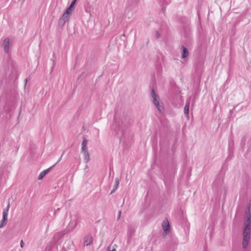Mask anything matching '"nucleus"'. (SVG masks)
Listing matches in <instances>:
<instances>
[{"mask_svg":"<svg viewBox=\"0 0 251 251\" xmlns=\"http://www.w3.org/2000/svg\"><path fill=\"white\" fill-rule=\"evenodd\" d=\"M245 213L247 218L244 222L242 242V246L244 249H246L248 247L251 238V213L250 204L247 207Z\"/></svg>","mask_w":251,"mask_h":251,"instance_id":"f257e3e1","label":"nucleus"},{"mask_svg":"<svg viewBox=\"0 0 251 251\" xmlns=\"http://www.w3.org/2000/svg\"><path fill=\"white\" fill-rule=\"evenodd\" d=\"M213 190L217 192L218 194H221L223 191H224L225 193H226L227 191V187L224 183V178L222 176H218L214 181Z\"/></svg>","mask_w":251,"mask_h":251,"instance_id":"f03ea898","label":"nucleus"},{"mask_svg":"<svg viewBox=\"0 0 251 251\" xmlns=\"http://www.w3.org/2000/svg\"><path fill=\"white\" fill-rule=\"evenodd\" d=\"M151 96L152 99V102L155 107L161 113H163L164 112V107L162 105V103H161V105L160 104L159 101V98L158 96L156 94L153 87L151 88Z\"/></svg>","mask_w":251,"mask_h":251,"instance_id":"7ed1b4c3","label":"nucleus"},{"mask_svg":"<svg viewBox=\"0 0 251 251\" xmlns=\"http://www.w3.org/2000/svg\"><path fill=\"white\" fill-rule=\"evenodd\" d=\"M71 221L67 226V229L68 231H72L73 230L77 225L79 222L78 215L76 214L72 215H70Z\"/></svg>","mask_w":251,"mask_h":251,"instance_id":"20e7f679","label":"nucleus"},{"mask_svg":"<svg viewBox=\"0 0 251 251\" xmlns=\"http://www.w3.org/2000/svg\"><path fill=\"white\" fill-rule=\"evenodd\" d=\"M9 207L10 203L9 202L7 206L3 210L2 219L0 222V228L3 227L6 224Z\"/></svg>","mask_w":251,"mask_h":251,"instance_id":"39448f33","label":"nucleus"},{"mask_svg":"<svg viewBox=\"0 0 251 251\" xmlns=\"http://www.w3.org/2000/svg\"><path fill=\"white\" fill-rule=\"evenodd\" d=\"M162 226L164 230L163 236L165 237L169 233L170 229V224L167 219L163 222L162 224Z\"/></svg>","mask_w":251,"mask_h":251,"instance_id":"423d86ee","label":"nucleus"},{"mask_svg":"<svg viewBox=\"0 0 251 251\" xmlns=\"http://www.w3.org/2000/svg\"><path fill=\"white\" fill-rule=\"evenodd\" d=\"M61 159V157L60 158V159L57 161V162L55 164H54V165H53L52 166H51V167L49 168L48 169H46V170H44L43 171H42V172H41L38 176V179L39 180L42 179L52 168H53L54 167L55 165L56 164H57L60 161Z\"/></svg>","mask_w":251,"mask_h":251,"instance_id":"0eeeda50","label":"nucleus"},{"mask_svg":"<svg viewBox=\"0 0 251 251\" xmlns=\"http://www.w3.org/2000/svg\"><path fill=\"white\" fill-rule=\"evenodd\" d=\"M93 242V238L90 234L87 235L84 238V246H88L91 245Z\"/></svg>","mask_w":251,"mask_h":251,"instance_id":"6e6552de","label":"nucleus"},{"mask_svg":"<svg viewBox=\"0 0 251 251\" xmlns=\"http://www.w3.org/2000/svg\"><path fill=\"white\" fill-rule=\"evenodd\" d=\"M181 50L182 51L181 58L184 60L188 56L189 51L187 48L184 46H181Z\"/></svg>","mask_w":251,"mask_h":251,"instance_id":"1a4fd4ad","label":"nucleus"},{"mask_svg":"<svg viewBox=\"0 0 251 251\" xmlns=\"http://www.w3.org/2000/svg\"><path fill=\"white\" fill-rule=\"evenodd\" d=\"M3 46L4 48V51L6 53H8L9 49V39L6 38L3 40Z\"/></svg>","mask_w":251,"mask_h":251,"instance_id":"9d476101","label":"nucleus"},{"mask_svg":"<svg viewBox=\"0 0 251 251\" xmlns=\"http://www.w3.org/2000/svg\"><path fill=\"white\" fill-rule=\"evenodd\" d=\"M189 105H190V100H187L184 108V113L187 116H188L189 115Z\"/></svg>","mask_w":251,"mask_h":251,"instance_id":"9b49d317","label":"nucleus"},{"mask_svg":"<svg viewBox=\"0 0 251 251\" xmlns=\"http://www.w3.org/2000/svg\"><path fill=\"white\" fill-rule=\"evenodd\" d=\"M84 156V161L85 163H87L90 160V155L88 151L82 152Z\"/></svg>","mask_w":251,"mask_h":251,"instance_id":"f8f14e48","label":"nucleus"},{"mask_svg":"<svg viewBox=\"0 0 251 251\" xmlns=\"http://www.w3.org/2000/svg\"><path fill=\"white\" fill-rule=\"evenodd\" d=\"M135 6L134 4H133L132 1H128L127 2V6L126 8V10H131Z\"/></svg>","mask_w":251,"mask_h":251,"instance_id":"ddd939ff","label":"nucleus"},{"mask_svg":"<svg viewBox=\"0 0 251 251\" xmlns=\"http://www.w3.org/2000/svg\"><path fill=\"white\" fill-rule=\"evenodd\" d=\"M135 232V229L131 226H128V233L129 236H131Z\"/></svg>","mask_w":251,"mask_h":251,"instance_id":"4468645a","label":"nucleus"},{"mask_svg":"<svg viewBox=\"0 0 251 251\" xmlns=\"http://www.w3.org/2000/svg\"><path fill=\"white\" fill-rule=\"evenodd\" d=\"M202 66V64L201 62L197 63L196 65V71L198 73L200 72L201 70Z\"/></svg>","mask_w":251,"mask_h":251,"instance_id":"2eb2a0df","label":"nucleus"},{"mask_svg":"<svg viewBox=\"0 0 251 251\" xmlns=\"http://www.w3.org/2000/svg\"><path fill=\"white\" fill-rule=\"evenodd\" d=\"M74 9V7L70 5L66 10V14H70L71 11Z\"/></svg>","mask_w":251,"mask_h":251,"instance_id":"dca6fc26","label":"nucleus"},{"mask_svg":"<svg viewBox=\"0 0 251 251\" xmlns=\"http://www.w3.org/2000/svg\"><path fill=\"white\" fill-rule=\"evenodd\" d=\"M66 22V21H65L64 19L60 18L59 20L58 24L60 26H63L65 25Z\"/></svg>","mask_w":251,"mask_h":251,"instance_id":"f3484780","label":"nucleus"},{"mask_svg":"<svg viewBox=\"0 0 251 251\" xmlns=\"http://www.w3.org/2000/svg\"><path fill=\"white\" fill-rule=\"evenodd\" d=\"M119 184V179L118 178H116L115 180V185L114 188L117 189Z\"/></svg>","mask_w":251,"mask_h":251,"instance_id":"a211bd4d","label":"nucleus"},{"mask_svg":"<svg viewBox=\"0 0 251 251\" xmlns=\"http://www.w3.org/2000/svg\"><path fill=\"white\" fill-rule=\"evenodd\" d=\"M69 14H66V12H65L61 18L67 21L69 19Z\"/></svg>","mask_w":251,"mask_h":251,"instance_id":"6ab92c4d","label":"nucleus"},{"mask_svg":"<svg viewBox=\"0 0 251 251\" xmlns=\"http://www.w3.org/2000/svg\"><path fill=\"white\" fill-rule=\"evenodd\" d=\"M87 140L86 138H84L83 141H82V144H81V146L82 147H85V146H87Z\"/></svg>","mask_w":251,"mask_h":251,"instance_id":"aec40b11","label":"nucleus"},{"mask_svg":"<svg viewBox=\"0 0 251 251\" xmlns=\"http://www.w3.org/2000/svg\"><path fill=\"white\" fill-rule=\"evenodd\" d=\"M161 36V34L159 31L156 30L155 32V38L156 39H158Z\"/></svg>","mask_w":251,"mask_h":251,"instance_id":"412c9836","label":"nucleus"},{"mask_svg":"<svg viewBox=\"0 0 251 251\" xmlns=\"http://www.w3.org/2000/svg\"><path fill=\"white\" fill-rule=\"evenodd\" d=\"M81 151H82V152H85V151H88L87 146H85V147H84V148H83V147H82Z\"/></svg>","mask_w":251,"mask_h":251,"instance_id":"4be33fe9","label":"nucleus"},{"mask_svg":"<svg viewBox=\"0 0 251 251\" xmlns=\"http://www.w3.org/2000/svg\"><path fill=\"white\" fill-rule=\"evenodd\" d=\"M76 0H73V1H72V2L70 5L72 6L73 7H74V6L76 3Z\"/></svg>","mask_w":251,"mask_h":251,"instance_id":"5701e85b","label":"nucleus"},{"mask_svg":"<svg viewBox=\"0 0 251 251\" xmlns=\"http://www.w3.org/2000/svg\"><path fill=\"white\" fill-rule=\"evenodd\" d=\"M20 246L21 248H23L24 246V243L23 240H22L20 242Z\"/></svg>","mask_w":251,"mask_h":251,"instance_id":"b1692460","label":"nucleus"},{"mask_svg":"<svg viewBox=\"0 0 251 251\" xmlns=\"http://www.w3.org/2000/svg\"><path fill=\"white\" fill-rule=\"evenodd\" d=\"M59 210H60V208H57V209H56V210L54 212L53 214H54V216H55V215H56V214L57 212V211H59Z\"/></svg>","mask_w":251,"mask_h":251,"instance_id":"393cba45","label":"nucleus"},{"mask_svg":"<svg viewBox=\"0 0 251 251\" xmlns=\"http://www.w3.org/2000/svg\"><path fill=\"white\" fill-rule=\"evenodd\" d=\"M85 11L86 12H90V8L85 7Z\"/></svg>","mask_w":251,"mask_h":251,"instance_id":"a878e982","label":"nucleus"},{"mask_svg":"<svg viewBox=\"0 0 251 251\" xmlns=\"http://www.w3.org/2000/svg\"><path fill=\"white\" fill-rule=\"evenodd\" d=\"M164 183L166 186L168 185H170V182H167V181L166 180L164 181Z\"/></svg>","mask_w":251,"mask_h":251,"instance_id":"bb28decb","label":"nucleus"},{"mask_svg":"<svg viewBox=\"0 0 251 251\" xmlns=\"http://www.w3.org/2000/svg\"><path fill=\"white\" fill-rule=\"evenodd\" d=\"M116 189L113 188V190L111 191V193H110V194H113V193H114V192H115V191H116Z\"/></svg>","mask_w":251,"mask_h":251,"instance_id":"cd10ccee","label":"nucleus"},{"mask_svg":"<svg viewBox=\"0 0 251 251\" xmlns=\"http://www.w3.org/2000/svg\"><path fill=\"white\" fill-rule=\"evenodd\" d=\"M121 211H119V216H118V219H119L121 216Z\"/></svg>","mask_w":251,"mask_h":251,"instance_id":"c85d7f7f","label":"nucleus"},{"mask_svg":"<svg viewBox=\"0 0 251 251\" xmlns=\"http://www.w3.org/2000/svg\"><path fill=\"white\" fill-rule=\"evenodd\" d=\"M25 81V85H26V82H27V78H26Z\"/></svg>","mask_w":251,"mask_h":251,"instance_id":"c756f323","label":"nucleus"},{"mask_svg":"<svg viewBox=\"0 0 251 251\" xmlns=\"http://www.w3.org/2000/svg\"><path fill=\"white\" fill-rule=\"evenodd\" d=\"M111 251H116V250L115 249H113Z\"/></svg>","mask_w":251,"mask_h":251,"instance_id":"7c9ffc66","label":"nucleus"},{"mask_svg":"<svg viewBox=\"0 0 251 251\" xmlns=\"http://www.w3.org/2000/svg\"><path fill=\"white\" fill-rule=\"evenodd\" d=\"M78 163L80 164V159H79V160H78Z\"/></svg>","mask_w":251,"mask_h":251,"instance_id":"2f4dec72","label":"nucleus"},{"mask_svg":"<svg viewBox=\"0 0 251 251\" xmlns=\"http://www.w3.org/2000/svg\"><path fill=\"white\" fill-rule=\"evenodd\" d=\"M75 160H77V158L76 157H75Z\"/></svg>","mask_w":251,"mask_h":251,"instance_id":"473e14b6","label":"nucleus"}]
</instances>
